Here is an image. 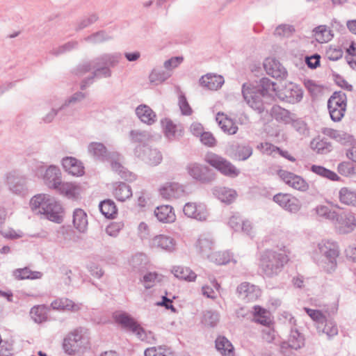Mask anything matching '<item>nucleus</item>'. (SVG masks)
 I'll return each mask as SVG.
<instances>
[{
    "label": "nucleus",
    "instance_id": "22",
    "mask_svg": "<svg viewBox=\"0 0 356 356\" xmlns=\"http://www.w3.org/2000/svg\"><path fill=\"white\" fill-rule=\"evenodd\" d=\"M42 179L48 188L51 189L57 188L58 184L62 181V174L60 168L54 165H49L46 169Z\"/></svg>",
    "mask_w": 356,
    "mask_h": 356
},
{
    "label": "nucleus",
    "instance_id": "50",
    "mask_svg": "<svg viewBox=\"0 0 356 356\" xmlns=\"http://www.w3.org/2000/svg\"><path fill=\"white\" fill-rule=\"evenodd\" d=\"M172 272L176 277L180 280L193 281L196 277V274L188 267L175 266Z\"/></svg>",
    "mask_w": 356,
    "mask_h": 356
},
{
    "label": "nucleus",
    "instance_id": "6",
    "mask_svg": "<svg viewBox=\"0 0 356 356\" xmlns=\"http://www.w3.org/2000/svg\"><path fill=\"white\" fill-rule=\"evenodd\" d=\"M86 332V329L79 327L68 334L63 341V348L65 352L69 355H74L76 353L79 352L84 344L83 335Z\"/></svg>",
    "mask_w": 356,
    "mask_h": 356
},
{
    "label": "nucleus",
    "instance_id": "8",
    "mask_svg": "<svg viewBox=\"0 0 356 356\" xmlns=\"http://www.w3.org/2000/svg\"><path fill=\"white\" fill-rule=\"evenodd\" d=\"M134 154L150 165H156L162 161V155L157 149L147 145H138L134 149Z\"/></svg>",
    "mask_w": 356,
    "mask_h": 356
},
{
    "label": "nucleus",
    "instance_id": "64",
    "mask_svg": "<svg viewBox=\"0 0 356 356\" xmlns=\"http://www.w3.org/2000/svg\"><path fill=\"white\" fill-rule=\"evenodd\" d=\"M123 227L124 223L122 222H113L106 227V232L111 236L116 237Z\"/></svg>",
    "mask_w": 356,
    "mask_h": 356
},
{
    "label": "nucleus",
    "instance_id": "27",
    "mask_svg": "<svg viewBox=\"0 0 356 356\" xmlns=\"http://www.w3.org/2000/svg\"><path fill=\"white\" fill-rule=\"evenodd\" d=\"M136 114L141 122L148 125H152L156 121V113L146 104L139 105L136 108Z\"/></svg>",
    "mask_w": 356,
    "mask_h": 356
},
{
    "label": "nucleus",
    "instance_id": "44",
    "mask_svg": "<svg viewBox=\"0 0 356 356\" xmlns=\"http://www.w3.org/2000/svg\"><path fill=\"white\" fill-rule=\"evenodd\" d=\"M311 148L317 154H326L331 152L332 144L326 139L319 138H314L310 144Z\"/></svg>",
    "mask_w": 356,
    "mask_h": 356
},
{
    "label": "nucleus",
    "instance_id": "40",
    "mask_svg": "<svg viewBox=\"0 0 356 356\" xmlns=\"http://www.w3.org/2000/svg\"><path fill=\"white\" fill-rule=\"evenodd\" d=\"M284 95L283 99L287 102L296 104L301 101L303 92L299 86L293 85L291 88H286Z\"/></svg>",
    "mask_w": 356,
    "mask_h": 356
},
{
    "label": "nucleus",
    "instance_id": "53",
    "mask_svg": "<svg viewBox=\"0 0 356 356\" xmlns=\"http://www.w3.org/2000/svg\"><path fill=\"white\" fill-rule=\"evenodd\" d=\"M253 152L252 147L249 145H238L235 151V157L238 161H245Z\"/></svg>",
    "mask_w": 356,
    "mask_h": 356
},
{
    "label": "nucleus",
    "instance_id": "7",
    "mask_svg": "<svg viewBox=\"0 0 356 356\" xmlns=\"http://www.w3.org/2000/svg\"><path fill=\"white\" fill-rule=\"evenodd\" d=\"M114 318L122 328L136 334L138 339L143 340L146 337L144 328L129 314L125 312L115 314Z\"/></svg>",
    "mask_w": 356,
    "mask_h": 356
},
{
    "label": "nucleus",
    "instance_id": "18",
    "mask_svg": "<svg viewBox=\"0 0 356 356\" xmlns=\"http://www.w3.org/2000/svg\"><path fill=\"white\" fill-rule=\"evenodd\" d=\"M62 166L64 170L74 177H81L85 172L83 163L73 156H65L62 159Z\"/></svg>",
    "mask_w": 356,
    "mask_h": 356
},
{
    "label": "nucleus",
    "instance_id": "1",
    "mask_svg": "<svg viewBox=\"0 0 356 356\" xmlns=\"http://www.w3.org/2000/svg\"><path fill=\"white\" fill-rule=\"evenodd\" d=\"M275 83L264 77L256 84L245 83L242 86V95L247 104L258 113L268 111L266 100L271 98L270 92L275 91Z\"/></svg>",
    "mask_w": 356,
    "mask_h": 356
},
{
    "label": "nucleus",
    "instance_id": "20",
    "mask_svg": "<svg viewBox=\"0 0 356 356\" xmlns=\"http://www.w3.org/2000/svg\"><path fill=\"white\" fill-rule=\"evenodd\" d=\"M183 211L186 216L200 221H204L208 217L206 206L202 204L188 202L184 205Z\"/></svg>",
    "mask_w": 356,
    "mask_h": 356
},
{
    "label": "nucleus",
    "instance_id": "36",
    "mask_svg": "<svg viewBox=\"0 0 356 356\" xmlns=\"http://www.w3.org/2000/svg\"><path fill=\"white\" fill-rule=\"evenodd\" d=\"M50 307L55 310H67L76 312L80 309L79 305L67 298H59L54 300Z\"/></svg>",
    "mask_w": 356,
    "mask_h": 356
},
{
    "label": "nucleus",
    "instance_id": "31",
    "mask_svg": "<svg viewBox=\"0 0 356 356\" xmlns=\"http://www.w3.org/2000/svg\"><path fill=\"white\" fill-rule=\"evenodd\" d=\"M113 194L118 201L124 202L132 196V191L128 184L124 182H118L113 186Z\"/></svg>",
    "mask_w": 356,
    "mask_h": 356
},
{
    "label": "nucleus",
    "instance_id": "57",
    "mask_svg": "<svg viewBox=\"0 0 356 356\" xmlns=\"http://www.w3.org/2000/svg\"><path fill=\"white\" fill-rule=\"evenodd\" d=\"M314 35L316 40L319 42H324L329 41L330 38V31L327 30L325 25H320L314 29Z\"/></svg>",
    "mask_w": 356,
    "mask_h": 356
},
{
    "label": "nucleus",
    "instance_id": "24",
    "mask_svg": "<svg viewBox=\"0 0 356 356\" xmlns=\"http://www.w3.org/2000/svg\"><path fill=\"white\" fill-rule=\"evenodd\" d=\"M322 133L343 145L353 146L355 143L353 136L343 131L324 128L322 130Z\"/></svg>",
    "mask_w": 356,
    "mask_h": 356
},
{
    "label": "nucleus",
    "instance_id": "54",
    "mask_svg": "<svg viewBox=\"0 0 356 356\" xmlns=\"http://www.w3.org/2000/svg\"><path fill=\"white\" fill-rule=\"evenodd\" d=\"M94 72L92 76H90V79H102L108 78L111 76V70L108 66H105L99 61L94 66Z\"/></svg>",
    "mask_w": 356,
    "mask_h": 356
},
{
    "label": "nucleus",
    "instance_id": "55",
    "mask_svg": "<svg viewBox=\"0 0 356 356\" xmlns=\"http://www.w3.org/2000/svg\"><path fill=\"white\" fill-rule=\"evenodd\" d=\"M78 46V42L70 41L60 47L53 48L51 51V54L57 56L69 52L73 49H77Z\"/></svg>",
    "mask_w": 356,
    "mask_h": 356
},
{
    "label": "nucleus",
    "instance_id": "25",
    "mask_svg": "<svg viewBox=\"0 0 356 356\" xmlns=\"http://www.w3.org/2000/svg\"><path fill=\"white\" fill-rule=\"evenodd\" d=\"M184 193L183 187L178 183L167 184L160 188V195L167 200L179 198Z\"/></svg>",
    "mask_w": 356,
    "mask_h": 356
},
{
    "label": "nucleus",
    "instance_id": "26",
    "mask_svg": "<svg viewBox=\"0 0 356 356\" xmlns=\"http://www.w3.org/2000/svg\"><path fill=\"white\" fill-rule=\"evenodd\" d=\"M200 83L209 90H216L224 83V78L220 75L207 74L201 77Z\"/></svg>",
    "mask_w": 356,
    "mask_h": 356
},
{
    "label": "nucleus",
    "instance_id": "41",
    "mask_svg": "<svg viewBox=\"0 0 356 356\" xmlns=\"http://www.w3.org/2000/svg\"><path fill=\"white\" fill-rule=\"evenodd\" d=\"M13 275L18 280L29 279L37 280L40 279L42 273L40 271H33L28 267L15 269L13 272Z\"/></svg>",
    "mask_w": 356,
    "mask_h": 356
},
{
    "label": "nucleus",
    "instance_id": "28",
    "mask_svg": "<svg viewBox=\"0 0 356 356\" xmlns=\"http://www.w3.org/2000/svg\"><path fill=\"white\" fill-rule=\"evenodd\" d=\"M195 248L202 257L208 259L213 252V241L209 236L201 235L195 243Z\"/></svg>",
    "mask_w": 356,
    "mask_h": 356
},
{
    "label": "nucleus",
    "instance_id": "16",
    "mask_svg": "<svg viewBox=\"0 0 356 356\" xmlns=\"http://www.w3.org/2000/svg\"><path fill=\"white\" fill-rule=\"evenodd\" d=\"M238 297L245 302L257 300L261 295L260 289L250 282H242L236 289Z\"/></svg>",
    "mask_w": 356,
    "mask_h": 356
},
{
    "label": "nucleus",
    "instance_id": "9",
    "mask_svg": "<svg viewBox=\"0 0 356 356\" xmlns=\"http://www.w3.org/2000/svg\"><path fill=\"white\" fill-rule=\"evenodd\" d=\"M305 346V337L302 334L296 329H291L287 341H282L280 344V352L284 356H290L291 350H297Z\"/></svg>",
    "mask_w": 356,
    "mask_h": 356
},
{
    "label": "nucleus",
    "instance_id": "13",
    "mask_svg": "<svg viewBox=\"0 0 356 356\" xmlns=\"http://www.w3.org/2000/svg\"><path fill=\"white\" fill-rule=\"evenodd\" d=\"M273 200L282 209L292 213H298L302 207L297 197L288 193H277L273 196Z\"/></svg>",
    "mask_w": 356,
    "mask_h": 356
},
{
    "label": "nucleus",
    "instance_id": "62",
    "mask_svg": "<svg viewBox=\"0 0 356 356\" xmlns=\"http://www.w3.org/2000/svg\"><path fill=\"white\" fill-rule=\"evenodd\" d=\"M120 56L118 54H106L99 58V61L108 67L115 66L118 62Z\"/></svg>",
    "mask_w": 356,
    "mask_h": 356
},
{
    "label": "nucleus",
    "instance_id": "2",
    "mask_svg": "<svg viewBox=\"0 0 356 356\" xmlns=\"http://www.w3.org/2000/svg\"><path fill=\"white\" fill-rule=\"evenodd\" d=\"M289 261L284 252L266 250L259 259V270L264 277L273 278L278 276Z\"/></svg>",
    "mask_w": 356,
    "mask_h": 356
},
{
    "label": "nucleus",
    "instance_id": "42",
    "mask_svg": "<svg viewBox=\"0 0 356 356\" xmlns=\"http://www.w3.org/2000/svg\"><path fill=\"white\" fill-rule=\"evenodd\" d=\"M54 190L60 194L63 195L67 198H74L78 194V188L77 186L70 182H63L62 181L59 184H58L57 188H54Z\"/></svg>",
    "mask_w": 356,
    "mask_h": 356
},
{
    "label": "nucleus",
    "instance_id": "61",
    "mask_svg": "<svg viewBox=\"0 0 356 356\" xmlns=\"http://www.w3.org/2000/svg\"><path fill=\"white\" fill-rule=\"evenodd\" d=\"M145 264V255L143 254H136L130 260V265L136 271H141Z\"/></svg>",
    "mask_w": 356,
    "mask_h": 356
},
{
    "label": "nucleus",
    "instance_id": "29",
    "mask_svg": "<svg viewBox=\"0 0 356 356\" xmlns=\"http://www.w3.org/2000/svg\"><path fill=\"white\" fill-rule=\"evenodd\" d=\"M157 219L164 223L173 222L176 219L173 208L170 205H161L157 207L154 211Z\"/></svg>",
    "mask_w": 356,
    "mask_h": 356
},
{
    "label": "nucleus",
    "instance_id": "37",
    "mask_svg": "<svg viewBox=\"0 0 356 356\" xmlns=\"http://www.w3.org/2000/svg\"><path fill=\"white\" fill-rule=\"evenodd\" d=\"M213 193L221 202L227 204L232 203L236 196L235 191L226 187H215Z\"/></svg>",
    "mask_w": 356,
    "mask_h": 356
},
{
    "label": "nucleus",
    "instance_id": "59",
    "mask_svg": "<svg viewBox=\"0 0 356 356\" xmlns=\"http://www.w3.org/2000/svg\"><path fill=\"white\" fill-rule=\"evenodd\" d=\"M86 96V92H77L73 95L67 99L65 102L59 107L60 110H64L67 106L70 105H74L81 102Z\"/></svg>",
    "mask_w": 356,
    "mask_h": 356
},
{
    "label": "nucleus",
    "instance_id": "32",
    "mask_svg": "<svg viewBox=\"0 0 356 356\" xmlns=\"http://www.w3.org/2000/svg\"><path fill=\"white\" fill-rule=\"evenodd\" d=\"M73 224L74 227L80 232H85L88 229V216L86 213L81 209H76L73 213Z\"/></svg>",
    "mask_w": 356,
    "mask_h": 356
},
{
    "label": "nucleus",
    "instance_id": "47",
    "mask_svg": "<svg viewBox=\"0 0 356 356\" xmlns=\"http://www.w3.org/2000/svg\"><path fill=\"white\" fill-rule=\"evenodd\" d=\"M220 320L219 313L213 310H206L202 312L201 322L204 326L214 327Z\"/></svg>",
    "mask_w": 356,
    "mask_h": 356
},
{
    "label": "nucleus",
    "instance_id": "4",
    "mask_svg": "<svg viewBox=\"0 0 356 356\" xmlns=\"http://www.w3.org/2000/svg\"><path fill=\"white\" fill-rule=\"evenodd\" d=\"M204 161L227 177H236L240 174V170L230 161L215 153L208 152Z\"/></svg>",
    "mask_w": 356,
    "mask_h": 356
},
{
    "label": "nucleus",
    "instance_id": "58",
    "mask_svg": "<svg viewBox=\"0 0 356 356\" xmlns=\"http://www.w3.org/2000/svg\"><path fill=\"white\" fill-rule=\"evenodd\" d=\"M316 212L318 216L332 222L334 221L336 216H337V212L330 210L327 207L324 205H319L316 207Z\"/></svg>",
    "mask_w": 356,
    "mask_h": 356
},
{
    "label": "nucleus",
    "instance_id": "35",
    "mask_svg": "<svg viewBox=\"0 0 356 356\" xmlns=\"http://www.w3.org/2000/svg\"><path fill=\"white\" fill-rule=\"evenodd\" d=\"M339 199L341 204L356 207V191L348 187L339 190Z\"/></svg>",
    "mask_w": 356,
    "mask_h": 356
},
{
    "label": "nucleus",
    "instance_id": "23",
    "mask_svg": "<svg viewBox=\"0 0 356 356\" xmlns=\"http://www.w3.org/2000/svg\"><path fill=\"white\" fill-rule=\"evenodd\" d=\"M54 198L50 195L45 193L35 195L30 200V207L35 213L42 215L49 207L50 200H53Z\"/></svg>",
    "mask_w": 356,
    "mask_h": 356
},
{
    "label": "nucleus",
    "instance_id": "17",
    "mask_svg": "<svg viewBox=\"0 0 356 356\" xmlns=\"http://www.w3.org/2000/svg\"><path fill=\"white\" fill-rule=\"evenodd\" d=\"M110 158L111 167L113 172L126 181H132L136 179V175L122 165V156L118 153H113L111 154Z\"/></svg>",
    "mask_w": 356,
    "mask_h": 356
},
{
    "label": "nucleus",
    "instance_id": "39",
    "mask_svg": "<svg viewBox=\"0 0 356 356\" xmlns=\"http://www.w3.org/2000/svg\"><path fill=\"white\" fill-rule=\"evenodd\" d=\"M216 121L218 122L220 129L226 134L233 135L238 131L236 123L230 118L225 117L223 114H218Z\"/></svg>",
    "mask_w": 356,
    "mask_h": 356
},
{
    "label": "nucleus",
    "instance_id": "11",
    "mask_svg": "<svg viewBox=\"0 0 356 356\" xmlns=\"http://www.w3.org/2000/svg\"><path fill=\"white\" fill-rule=\"evenodd\" d=\"M186 170L190 176L202 183L208 184L215 179V174L207 166L191 163L187 165Z\"/></svg>",
    "mask_w": 356,
    "mask_h": 356
},
{
    "label": "nucleus",
    "instance_id": "15",
    "mask_svg": "<svg viewBox=\"0 0 356 356\" xmlns=\"http://www.w3.org/2000/svg\"><path fill=\"white\" fill-rule=\"evenodd\" d=\"M149 246L152 249H157L168 252H172L176 250V241L171 236L159 234L154 236L149 241Z\"/></svg>",
    "mask_w": 356,
    "mask_h": 356
},
{
    "label": "nucleus",
    "instance_id": "46",
    "mask_svg": "<svg viewBox=\"0 0 356 356\" xmlns=\"http://www.w3.org/2000/svg\"><path fill=\"white\" fill-rule=\"evenodd\" d=\"M163 279V276L156 272H148L140 278V281L146 289H149L155 286L156 283L161 282Z\"/></svg>",
    "mask_w": 356,
    "mask_h": 356
},
{
    "label": "nucleus",
    "instance_id": "49",
    "mask_svg": "<svg viewBox=\"0 0 356 356\" xmlns=\"http://www.w3.org/2000/svg\"><path fill=\"white\" fill-rule=\"evenodd\" d=\"M90 153L99 161H104L110 156L106 147L101 143H90Z\"/></svg>",
    "mask_w": 356,
    "mask_h": 356
},
{
    "label": "nucleus",
    "instance_id": "38",
    "mask_svg": "<svg viewBox=\"0 0 356 356\" xmlns=\"http://www.w3.org/2000/svg\"><path fill=\"white\" fill-rule=\"evenodd\" d=\"M253 309V321L262 325L269 326L271 323L270 312L259 305L254 306Z\"/></svg>",
    "mask_w": 356,
    "mask_h": 356
},
{
    "label": "nucleus",
    "instance_id": "19",
    "mask_svg": "<svg viewBox=\"0 0 356 356\" xmlns=\"http://www.w3.org/2000/svg\"><path fill=\"white\" fill-rule=\"evenodd\" d=\"M264 67L266 73L273 78L284 79L287 76L285 67L275 58H266L264 63Z\"/></svg>",
    "mask_w": 356,
    "mask_h": 356
},
{
    "label": "nucleus",
    "instance_id": "43",
    "mask_svg": "<svg viewBox=\"0 0 356 356\" xmlns=\"http://www.w3.org/2000/svg\"><path fill=\"white\" fill-rule=\"evenodd\" d=\"M101 213L107 218H115L118 213V209L115 202L110 199L102 201L99 204Z\"/></svg>",
    "mask_w": 356,
    "mask_h": 356
},
{
    "label": "nucleus",
    "instance_id": "48",
    "mask_svg": "<svg viewBox=\"0 0 356 356\" xmlns=\"http://www.w3.org/2000/svg\"><path fill=\"white\" fill-rule=\"evenodd\" d=\"M316 328L319 332H322L329 338L336 336L338 334V327L336 323L325 318V321H321L319 325H316Z\"/></svg>",
    "mask_w": 356,
    "mask_h": 356
},
{
    "label": "nucleus",
    "instance_id": "10",
    "mask_svg": "<svg viewBox=\"0 0 356 356\" xmlns=\"http://www.w3.org/2000/svg\"><path fill=\"white\" fill-rule=\"evenodd\" d=\"M26 183V177L18 172L13 171L6 175V184L13 193L25 195L28 191Z\"/></svg>",
    "mask_w": 356,
    "mask_h": 356
},
{
    "label": "nucleus",
    "instance_id": "30",
    "mask_svg": "<svg viewBox=\"0 0 356 356\" xmlns=\"http://www.w3.org/2000/svg\"><path fill=\"white\" fill-rule=\"evenodd\" d=\"M216 348L222 356H234L232 343L224 336H218L216 341Z\"/></svg>",
    "mask_w": 356,
    "mask_h": 356
},
{
    "label": "nucleus",
    "instance_id": "45",
    "mask_svg": "<svg viewBox=\"0 0 356 356\" xmlns=\"http://www.w3.org/2000/svg\"><path fill=\"white\" fill-rule=\"evenodd\" d=\"M270 115L278 122L285 124L289 123L292 120L291 113L278 105H274L270 109Z\"/></svg>",
    "mask_w": 356,
    "mask_h": 356
},
{
    "label": "nucleus",
    "instance_id": "60",
    "mask_svg": "<svg viewBox=\"0 0 356 356\" xmlns=\"http://www.w3.org/2000/svg\"><path fill=\"white\" fill-rule=\"evenodd\" d=\"M211 284L212 287L209 286H204L202 288V291L204 296L209 298L214 299L216 298V296L213 288H214L216 291H219L220 286L214 278L211 280Z\"/></svg>",
    "mask_w": 356,
    "mask_h": 356
},
{
    "label": "nucleus",
    "instance_id": "34",
    "mask_svg": "<svg viewBox=\"0 0 356 356\" xmlns=\"http://www.w3.org/2000/svg\"><path fill=\"white\" fill-rule=\"evenodd\" d=\"M49 309L44 305L33 306L30 311V315L34 322L42 323L48 319V313Z\"/></svg>",
    "mask_w": 356,
    "mask_h": 356
},
{
    "label": "nucleus",
    "instance_id": "21",
    "mask_svg": "<svg viewBox=\"0 0 356 356\" xmlns=\"http://www.w3.org/2000/svg\"><path fill=\"white\" fill-rule=\"evenodd\" d=\"M49 207L46 209L42 215L44 216L47 220L60 223L63 221L64 209L60 202L57 201L55 198L50 200Z\"/></svg>",
    "mask_w": 356,
    "mask_h": 356
},
{
    "label": "nucleus",
    "instance_id": "12",
    "mask_svg": "<svg viewBox=\"0 0 356 356\" xmlns=\"http://www.w3.org/2000/svg\"><path fill=\"white\" fill-rule=\"evenodd\" d=\"M334 222L337 233L340 234L351 233L356 227V218L354 214L350 212L337 213Z\"/></svg>",
    "mask_w": 356,
    "mask_h": 356
},
{
    "label": "nucleus",
    "instance_id": "33",
    "mask_svg": "<svg viewBox=\"0 0 356 356\" xmlns=\"http://www.w3.org/2000/svg\"><path fill=\"white\" fill-rule=\"evenodd\" d=\"M165 136L170 140L181 136L182 129L174 124L170 119L165 118L161 120Z\"/></svg>",
    "mask_w": 356,
    "mask_h": 356
},
{
    "label": "nucleus",
    "instance_id": "63",
    "mask_svg": "<svg viewBox=\"0 0 356 356\" xmlns=\"http://www.w3.org/2000/svg\"><path fill=\"white\" fill-rule=\"evenodd\" d=\"M337 170L339 173L343 176H349L355 173V168L350 162L340 163Z\"/></svg>",
    "mask_w": 356,
    "mask_h": 356
},
{
    "label": "nucleus",
    "instance_id": "56",
    "mask_svg": "<svg viewBox=\"0 0 356 356\" xmlns=\"http://www.w3.org/2000/svg\"><path fill=\"white\" fill-rule=\"evenodd\" d=\"M170 76L168 72L154 69L149 76V79L151 83L159 84L167 80Z\"/></svg>",
    "mask_w": 356,
    "mask_h": 356
},
{
    "label": "nucleus",
    "instance_id": "51",
    "mask_svg": "<svg viewBox=\"0 0 356 356\" xmlns=\"http://www.w3.org/2000/svg\"><path fill=\"white\" fill-rule=\"evenodd\" d=\"M311 171L322 177L327 178L331 181H339L340 179V177L334 172L321 165H312Z\"/></svg>",
    "mask_w": 356,
    "mask_h": 356
},
{
    "label": "nucleus",
    "instance_id": "52",
    "mask_svg": "<svg viewBox=\"0 0 356 356\" xmlns=\"http://www.w3.org/2000/svg\"><path fill=\"white\" fill-rule=\"evenodd\" d=\"M208 259L218 265H225L231 260V255L228 252H212Z\"/></svg>",
    "mask_w": 356,
    "mask_h": 356
},
{
    "label": "nucleus",
    "instance_id": "5",
    "mask_svg": "<svg viewBox=\"0 0 356 356\" xmlns=\"http://www.w3.org/2000/svg\"><path fill=\"white\" fill-rule=\"evenodd\" d=\"M347 106V97L342 91L334 92L327 101V108L331 119L339 122L344 115Z\"/></svg>",
    "mask_w": 356,
    "mask_h": 356
},
{
    "label": "nucleus",
    "instance_id": "3",
    "mask_svg": "<svg viewBox=\"0 0 356 356\" xmlns=\"http://www.w3.org/2000/svg\"><path fill=\"white\" fill-rule=\"evenodd\" d=\"M321 254L317 265L324 272L332 274L337 270V259L340 254L338 243L332 241H323L318 243Z\"/></svg>",
    "mask_w": 356,
    "mask_h": 356
},
{
    "label": "nucleus",
    "instance_id": "14",
    "mask_svg": "<svg viewBox=\"0 0 356 356\" xmlns=\"http://www.w3.org/2000/svg\"><path fill=\"white\" fill-rule=\"evenodd\" d=\"M277 175L286 184L296 190L305 192L309 188L308 183L299 175L284 170H278Z\"/></svg>",
    "mask_w": 356,
    "mask_h": 356
}]
</instances>
